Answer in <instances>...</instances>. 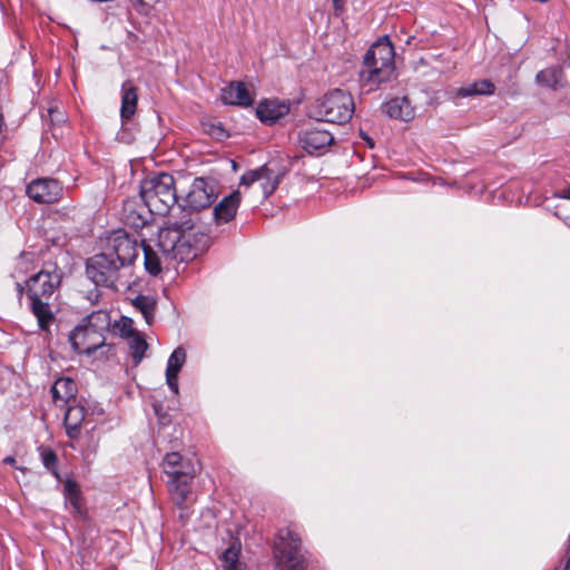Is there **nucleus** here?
<instances>
[{
	"label": "nucleus",
	"mask_w": 570,
	"mask_h": 570,
	"mask_svg": "<svg viewBox=\"0 0 570 570\" xmlns=\"http://www.w3.org/2000/svg\"><path fill=\"white\" fill-rule=\"evenodd\" d=\"M385 73H358L360 89L362 94H370L380 88L381 82L387 80Z\"/></svg>",
	"instance_id": "nucleus-26"
},
{
	"label": "nucleus",
	"mask_w": 570,
	"mask_h": 570,
	"mask_svg": "<svg viewBox=\"0 0 570 570\" xmlns=\"http://www.w3.org/2000/svg\"><path fill=\"white\" fill-rule=\"evenodd\" d=\"M205 235L190 223L173 224L158 233L155 246L141 244L145 269L153 276L176 263L188 262L197 256Z\"/></svg>",
	"instance_id": "nucleus-1"
},
{
	"label": "nucleus",
	"mask_w": 570,
	"mask_h": 570,
	"mask_svg": "<svg viewBox=\"0 0 570 570\" xmlns=\"http://www.w3.org/2000/svg\"><path fill=\"white\" fill-rule=\"evenodd\" d=\"M86 410L82 405L72 404L68 405L65 413V428L66 433L70 439H77L80 433L81 423L85 420Z\"/></svg>",
	"instance_id": "nucleus-20"
},
{
	"label": "nucleus",
	"mask_w": 570,
	"mask_h": 570,
	"mask_svg": "<svg viewBox=\"0 0 570 570\" xmlns=\"http://www.w3.org/2000/svg\"><path fill=\"white\" fill-rule=\"evenodd\" d=\"M218 185L213 178L197 177L193 180L184 197L185 207L190 210H202L209 207L218 197Z\"/></svg>",
	"instance_id": "nucleus-11"
},
{
	"label": "nucleus",
	"mask_w": 570,
	"mask_h": 570,
	"mask_svg": "<svg viewBox=\"0 0 570 570\" xmlns=\"http://www.w3.org/2000/svg\"><path fill=\"white\" fill-rule=\"evenodd\" d=\"M72 348L80 354H90L105 343V335L80 324L69 335Z\"/></svg>",
	"instance_id": "nucleus-12"
},
{
	"label": "nucleus",
	"mask_w": 570,
	"mask_h": 570,
	"mask_svg": "<svg viewBox=\"0 0 570 570\" xmlns=\"http://www.w3.org/2000/svg\"><path fill=\"white\" fill-rule=\"evenodd\" d=\"M132 305L137 308L144 316L147 324H151L155 316L156 302L153 297L138 295L134 301Z\"/></svg>",
	"instance_id": "nucleus-25"
},
{
	"label": "nucleus",
	"mask_w": 570,
	"mask_h": 570,
	"mask_svg": "<svg viewBox=\"0 0 570 570\" xmlns=\"http://www.w3.org/2000/svg\"><path fill=\"white\" fill-rule=\"evenodd\" d=\"M564 570H570V558H569V559H568V561H567V564H566V567H564Z\"/></svg>",
	"instance_id": "nucleus-40"
},
{
	"label": "nucleus",
	"mask_w": 570,
	"mask_h": 570,
	"mask_svg": "<svg viewBox=\"0 0 570 570\" xmlns=\"http://www.w3.org/2000/svg\"><path fill=\"white\" fill-rule=\"evenodd\" d=\"M128 2L135 8L142 6V0H128Z\"/></svg>",
	"instance_id": "nucleus-38"
},
{
	"label": "nucleus",
	"mask_w": 570,
	"mask_h": 570,
	"mask_svg": "<svg viewBox=\"0 0 570 570\" xmlns=\"http://www.w3.org/2000/svg\"><path fill=\"white\" fill-rule=\"evenodd\" d=\"M16 288H17L18 295L21 296L23 294L24 287L21 285V283L17 282Z\"/></svg>",
	"instance_id": "nucleus-37"
},
{
	"label": "nucleus",
	"mask_w": 570,
	"mask_h": 570,
	"mask_svg": "<svg viewBox=\"0 0 570 570\" xmlns=\"http://www.w3.org/2000/svg\"><path fill=\"white\" fill-rule=\"evenodd\" d=\"M110 321V315L107 311L98 309L87 316L83 321V325L104 335V333L109 330Z\"/></svg>",
	"instance_id": "nucleus-23"
},
{
	"label": "nucleus",
	"mask_w": 570,
	"mask_h": 570,
	"mask_svg": "<svg viewBox=\"0 0 570 570\" xmlns=\"http://www.w3.org/2000/svg\"><path fill=\"white\" fill-rule=\"evenodd\" d=\"M66 503L77 513L81 511L80 490L76 481L68 479L65 483Z\"/></svg>",
	"instance_id": "nucleus-27"
},
{
	"label": "nucleus",
	"mask_w": 570,
	"mask_h": 570,
	"mask_svg": "<svg viewBox=\"0 0 570 570\" xmlns=\"http://www.w3.org/2000/svg\"><path fill=\"white\" fill-rule=\"evenodd\" d=\"M122 325L120 328V333L124 337L128 338L131 333H136L135 328L132 327V321L130 318H122Z\"/></svg>",
	"instance_id": "nucleus-33"
},
{
	"label": "nucleus",
	"mask_w": 570,
	"mask_h": 570,
	"mask_svg": "<svg viewBox=\"0 0 570 570\" xmlns=\"http://www.w3.org/2000/svg\"><path fill=\"white\" fill-rule=\"evenodd\" d=\"M363 65L367 71H393L395 49L389 36L380 37L366 51Z\"/></svg>",
	"instance_id": "nucleus-10"
},
{
	"label": "nucleus",
	"mask_w": 570,
	"mask_h": 570,
	"mask_svg": "<svg viewBox=\"0 0 570 570\" xmlns=\"http://www.w3.org/2000/svg\"><path fill=\"white\" fill-rule=\"evenodd\" d=\"M62 194V186L50 178L32 180L27 186V195L37 203L50 204L59 200Z\"/></svg>",
	"instance_id": "nucleus-13"
},
{
	"label": "nucleus",
	"mask_w": 570,
	"mask_h": 570,
	"mask_svg": "<svg viewBox=\"0 0 570 570\" xmlns=\"http://www.w3.org/2000/svg\"><path fill=\"white\" fill-rule=\"evenodd\" d=\"M240 546L232 544L222 554V562L224 570H243L239 563Z\"/></svg>",
	"instance_id": "nucleus-28"
},
{
	"label": "nucleus",
	"mask_w": 570,
	"mask_h": 570,
	"mask_svg": "<svg viewBox=\"0 0 570 570\" xmlns=\"http://www.w3.org/2000/svg\"><path fill=\"white\" fill-rule=\"evenodd\" d=\"M121 268V263L115 261L104 250L89 257L86 262V275L97 286L115 287Z\"/></svg>",
	"instance_id": "nucleus-8"
},
{
	"label": "nucleus",
	"mask_w": 570,
	"mask_h": 570,
	"mask_svg": "<svg viewBox=\"0 0 570 570\" xmlns=\"http://www.w3.org/2000/svg\"><path fill=\"white\" fill-rule=\"evenodd\" d=\"M385 112L395 119L410 121L414 118V109L406 97H396L385 102Z\"/></svg>",
	"instance_id": "nucleus-19"
},
{
	"label": "nucleus",
	"mask_w": 570,
	"mask_h": 570,
	"mask_svg": "<svg viewBox=\"0 0 570 570\" xmlns=\"http://www.w3.org/2000/svg\"><path fill=\"white\" fill-rule=\"evenodd\" d=\"M61 283V273L57 267L42 269L27 281V295L30 308L41 331L48 332L53 322L50 298Z\"/></svg>",
	"instance_id": "nucleus-2"
},
{
	"label": "nucleus",
	"mask_w": 570,
	"mask_h": 570,
	"mask_svg": "<svg viewBox=\"0 0 570 570\" xmlns=\"http://www.w3.org/2000/svg\"><path fill=\"white\" fill-rule=\"evenodd\" d=\"M333 135L321 128H312L299 135V145L308 154L322 153L333 142Z\"/></svg>",
	"instance_id": "nucleus-14"
},
{
	"label": "nucleus",
	"mask_w": 570,
	"mask_h": 570,
	"mask_svg": "<svg viewBox=\"0 0 570 570\" xmlns=\"http://www.w3.org/2000/svg\"><path fill=\"white\" fill-rule=\"evenodd\" d=\"M187 353L181 346L176 347L167 361L166 384L174 394H179L178 374L186 363Z\"/></svg>",
	"instance_id": "nucleus-16"
},
{
	"label": "nucleus",
	"mask_w": 570,
	"mask_h": 570,
	"mask_svg": "<svg viewBox=\"0 0 570 570\" xmlns=\"http://www.w3.org/2000/svg\"><path fill=\"white\" fill-rule=\"evenodd\" d=\"M41 461L43 465L50 470L53 471L57 464V455L56 453L50 449H41Z\"/></svg>",
	"instance_id": "nucleus-32"
},
{
	"label": "nucleus",
	"mask_w": 570,
	"mask_h": 570,
	"mask_svg": "<svg viewBox=\"0 0 570 570\" xmlns=\"http://www.w3.org/2000/svg\"><path fill=\"white\" fill-rule=\"evenodd\" d=\"M4 464L13 465L16 463V459L13 456H6L3 459Z\"/></svg>",
	"instance_id": "nucleus-36"
},
{
	"label": "nucleus",
	"mask_w": 570,
	"mask_h": 570,
	"mask_svg": "<svg viewBox=\"0 0 570 570\" xmlns=\"http://www.w3.org/2000/svg\"><path fill=\"white\" fill-rule=\"evenodd\" d=\"M284 173L276 165L268 163L256 169L244 173L239 179V187L249 189L257 185L258 196L262 199L268 198L278 187Z\"/></svg>",
	"instance_id": "nucleus-7"
},
{
	"label": "nucleus",
	"mask_w": 570,
	"mask_h": 570,
	"mask_svg": "<svg viewBox=\"0 0 570 570\" xmlns=\"http://www.w3.org/2000/svg\"><path fill=\"white\" fill-rule=\"evenodd\" d=\"M537 83L551 90H558L564 86L562 73H537Z\"/></svg>",
	"instance_id": "nucleus-30"
},
{
	"label": "nucleus",
	"mask_w": 570,
	"mask_h": 570,
	"mask_svg": "<svg viewBox=\"0 0 570 570\" xmlns=\"http://www.w3.org/2000/svg\"><path fill=\"white\" fill-rule=\"evenodd\" d=\"M275 570H306L301 538L289 529L278 532L274 543Z\"/></svg>",
	"instance_id": "nucleus-6"
},
{
	"label": "nucleus",
	"mask_w": 570,
	"mask_h": 570,
	"mask_svg": "<svg viewBox=\"0 0 570 570\" xmlns=\"http://www.w3.org/2000/svg\"><path fill=\"white\" fill-rule=\"evenodd\" d=\"M493 91L494 85L490 80L483 79L461 87L458 90V95L461 97H470L475 95H491Z\"/></svg>",
	"instance_id": "nucleus-24"
},
{
	"label": "nucleus",
	"mask_w": 570,
	"mask_h": 570,
	"mask_svg": "<svg viewBox=\"0 0 570 570\" xmlns=\"http://www.w3.org/2000/svg\"><path fill=\"white\" fill-rule=\"evenodd\" d=\"M138 95L136 87L127 81L121 87V108L120 115L122 120H128L136 112Z\"/></svg>",
	"instance_id": "nucleus-22"
},
{
	"label": "nucleus",
	"mask_w": 570,
	"mask_h": 570,
	"mask_svg": "<svg viewBox=\"0 0 570 570\" xmlns=\"http://www.w3.org/2000/svg\"><path fill=\"white\" fill-rule=\"evenodd\" d=\"M557 197L563 198V199H570V186L558 191Z\"/></svg>",
	"instance_id": "nucleus-35"
},
{
	"label": "nucleus",
	"mask_w": 570,
	"mask_h": 570,
	"mask_svg": "<svg viewBox=\"0 0 570 570\" xmlns=\"http://www.w3.org/2000/svg\"><path fill=\"white\" fill-rule=\"evenodd\" d=\"M52 399L57 405L63 406L71 401L75 402L77 393V385L73 380L69 377L58 379L51 387Z\"/></svg>",
	"instance_id": "nucleus-18"
},
{
	"label": "nucleus",
	"mask_w": 570,
	"mask_h": 570,
	"mask_svg": "<svg viewBox=\"0 0 570 570\" xmlns=\"http://www.w3.org/2000/svg\"><path fill=\"white\" fill-rule=\"evenodd\" d=\"M240 189L232 191L214 208V218L217 224H226L234 219L240 204Z\"/></svg>",
	"instance_id": "nucleus-17"
},
{
	"label": "nucleus",
	"mask_w": 570,
	"mask_h": 570,
	"mask_svg": "<svg viewBox=\"0 0 570 570\" xmlns=\"http://www.w3.org/2000/svg\"><path fill=\"white\" fill-rule=\"evenodd\" d=\"M168 476V488L177 505L181 507L190 494V482L194 478V468L177 452L168 453L163 463Z\"/></svg>",
	"instance_id": "nucleus-5"
},
{
	"label": "nucleus",
	"mask_w": 570,
	"mask_h": 570,
	"mask_svg": "<svg viewBox=\"0 0 570 570\" xmlns=\"http://www.w3.org/2000/svg\"><path fill=\"white\" fill-rule=\"evenodd\" d=\"M333 3H334V7H335V10L341 9L342 6H341L340 0H333Z\"/></svg>",
	"instance_id": "nucleus-39"
},
{
	"label": "nucleus",
	"mask_w": 570,
	"mask_h": 570,
	"mask_svg": "<svg viewBox=\"0 0 570 570\" xmlns=\"http://www.w3.org/2000/svg\"><path fill=\"white\" fill-rule=\"evenodd\" d=\"M140 197L150 213L166 215L177 203L174 176L161 173L145 178L140 185Z\"/></svg>",
	"instance_id": "nucleus-3"
},
{
	"label": "nucleus",
	"mask_w": 570,
	"mask_h": 570,
	"mask_svg": "<svg viewBox=\"0 0 570 570\" xmlns=\"http://www.w3.org/2000/svg\"><path fill=\"white\" fill-rule=\"evenodd\" d=\"M32 258H33L32 254H30V253L21 254L16 262L13 276H16L17 274H20V275L27 274L30 271V265L32 264Z\"/></svg>",
	"instance_id": "nucleus-31"
},
{
	"label": "nucleus",
	"mask_w": 570,
	"mask_h": 570,
	"mask_svg": "<svg viewBox=\"0 0 570 570\" xmlns=\"http://www.w3.org/2000/svg\"><path fill=\"white\" fill-rule=\"evenodd\" d=\"M48 112H49V117L51 119V122H57V124H60V122H63L66 120L65 118V115L62 111H60L57 107H50L48 109Z\"/></svg>",
	"instance_id": "nucleus-34"
},
{
	"label": "nucleus",
	"mask_w": 570,
	"mask_h": 570,
	"mask_svg": "<svg viewBox=\"0 0 570 570\" xmlns=\"http://www.w3.org/2000/svg\"><path fill=\"white\" fill-rule=\"evenodd\" d=\"M102 250L124 267L137 257L138 244L126 230L116 229L106 236Z\"/></svg>",
	"instance_id": "nucleus-9"
},
{
	"label": "nucleus",
	"mask_w": 570,
	"mask_h": 570,
	"mask_svg": "<svg viewBox=\"0 0 570 570\" xmlns=\"http://www.w3.org/2000/svg\"><path fill=\"white\" fill-rule=\"evenodd\" d=\"M127 340H128V345H129L130 350L132 351V357H134L135 362L139 363L142 360L144 354L147 350V343H146L145 338L138 332H136V333H131Z\"/></svg>",
	"instance_id": "nucleus-29"
},
{
	"label": "nucleus",
	"mask_w": 570,
	"mask_h": 570,
	"mask_svg": "<svg viewBox=\"0 0 570 570\" xmlns=\"http://www.w3.org/2000/svg\"><path fill=\"white\" fill-rule=\"evenodd\" d=\"M288 112V107L275 100L259 102L256 115L263 122H274Z\"/></svg>",
	"instance_id": "nucleus-21"
},
{
	"label": "nucleus",
	"mask_w": 570,
	"mask_h": 570,
	"mask_svg": "<svg viewBox=\"0 0 570 570\" xmlns=\"http://www.w3.org/2000/svg\"><path fill=\"white\" fill-rule=\"evenodd\" d=\"M355 111L352 95L342 89H333L311 106V115L318 120L346 124Z\"/></svg>",
	"instance_id": "nucleus-4"
},
{
	"label": "nucleus",
	"mask_w": 570,
	"mask_h": 570,
	"mask_svg": "<svg viewBox=\"0 0 570 570\" xmlns=\"http://www.w3.org/2000/svg\"><path fill=\"white\" fill-rule=\"evenodd\" d=\"M220 98L225 105L234 106H249L254 100L253 92L242 81H232L222 88Z\"/></svg>",
	"instance_id": "nucleus-15"
}]
</instances>
